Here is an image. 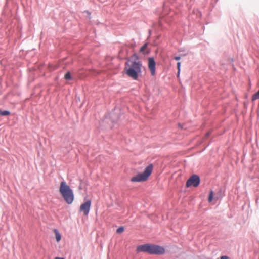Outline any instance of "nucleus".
Listing matches in <instances>:
<instances>
[{
  "mask_svg": "<svg viewBox=\"0 0 259 259\" xmlns=\"http://www.w3.org/2000/svg\"><path fill=\"white\" fill-rule=\"evenodd\" d=\"M210 134H211V132H208L206 133V134H205V138H207L208 137H209Z\"/></svg>",
  "mask_w": 259,
  "mask_h": 259,
  "instance_id": "nucleus-22",
  "label": "nucleus"
},
{
  "mask_svg": "<svg viewBox=\"0 0 259 259\" xmlns=\"http://www.w3.org/2000/svg\"><path fill=\"white\" fill-rule=\"evenodd\" d=\"M169 10V9L168 5L167 3H164L163 4V10H162L163 15H166L168 14Z\"/></svg>",
  "mask_w": 259,
  "mask_h": 259,
  "instance_id": "nucleus-11",
  "label": "nucleus"
},
{
  "mask_svg": "<svg viewBox=\"0 0 259 259\" xmlns=\"http://www.w3.org/2000/svg\"><path fill=\"white\" fill-rule=\"evenodd\" d=\"M124 230V227L122 226L119 227L116 230V233L117 234L122 233Z\"/></svg>",
  "mask_w": 259,
  "mask_h": 259,
  "instance_id": "nucleus-17",
  "label": "nucleus"
},
{
  "mask_svg": "<svg viewBox=\"0 0 259 259\" xmlns=\"http://www.w3.org/2000/svg\"><path fill=\"white\" fill-rule=\"evenodd\" d=\"M55 259H65L63 257H56Z\"/></svg>",
  "mask_w": 259,
  "mask_h": 259,
  "instance_id": "nucleus-25",
  "label": "nucleus"
},
{
  "mask_svg": "<svg viewBox=\"0 0 259 259\" xmlns=\"http://www.w3.org/2000/svg\"><path fill=\"white\" fill-rule=\"evenodd\" d=\"M54 232L55 235L56 240L57 242H59V241H60V240L61 239V235L60 233L58 230L57 229H55L54 230Z\"/></svg>",
  "mask_w": 259,
  "mask_h": 259,
  "instance_id": "nucleus-12",
  "label": "nucleus"
},
{
  "mask_svg": "<svg viewBox=\"0 0 259 259\" xmlns=\"http://www.w3.org/2000/svg\"><path fill=\"white\" fill-rule=\"evenodd\" d=\"M207 259H212L211 258L208 257Z\"/></svg>",
  "mask_w": 259,
  "mask_h": 259,
  "instance_id": "nucleus-26",
  "label": "nucleus"
},
{
  "mask_svg": "<svg viewBox=\"0 0 259 259\" xmlns=\"http://www.w3.org/2000/svg\"><path fill=\"white\" fill-rule=\"evenodd\" d=\"M127 61H129V63H132L133 61H136V62H142L141 61L139 60V57L137 54V53H135L129 58H127Z\"/></svg>",
  "mask_w": 259,
  "mask_h": 259,
  "instance_id": "nucleus-10",
  "label": "nucleus"
},
{
  "mask_svg": "<svg viewBox=\"0 0 259 259\" xmlns=\"http://www.w3.org/2000/svg\"><path fill=\"white\" fill-rule=\"evenodd\" d=\"M213 197H214L213 191L212 190H211L209 193L208 201L209 202H211L213 199Z\"/></svg>",
  "mask_w": 259,
  "mask_h": 259,
  "instance_id": "nucleus-15",
  "label": "nucleus"
},
{
  "mask_svg": "<svg viewBox=\"0 0 259 259\" xmlns=\"http://www.w3.org/2000/svg\"><path fill=\"white\" fill-rule=\"evenodd\" d=\"M180 59H181V56H177L174 58V59H175L176 61H179L180 60Z\"/></svg>",
  "mask_w": 259,
  "mask_h": 259,
  "instance_id": "nucleus-21",
  "label": "nucleus"
},
{
  "mask_svg": "<svg viewBox=\"0 0 259 259\" xmlns=\"http://www.w3.org/2000/svg\"><path fill=\"white\" fill-rule=\"evenodd\" d=\"M84 13H87L88 14V16L87 17H88L89 19H91V13L88 11V10H85L84 12H83Z\"/></svg>",
  "mask_w": 259,
  "mask_h": 259,
  "instance_id": "nucleus-18",
  "label": "nucleus"
},
{
  "mask_svg": "<svg viewBox=\"0 0 259 259\" xmlns=\"http://www.w3.org/2000/svg\"><path fill=\"white\" fill-rule=\"evenodd\" d=\"M136 251L138 253L144 252L155 255H162L165 253V248L164 246L153 243H145L138 245Z\"/></svg>",
  "mask_w": 259,
  "mask_h": 259,
  "instance_id": "nucleus-1",
  "label": "nucleus"
},
{
  "mask_svg": "<svg viewBox=\"0 0 259 259\" xmlns=\"http://www.w3.org/2000/svg\"><path fill=\"white\" fill-rule=\"evenodd\" d=\"M148 33H149V36H148V37H150L151 35V30H149Z\"/></svg>",
  "mask_w": 259,
  "mask_h": 259,
  "instance_id": "nucleus-23",
  "label": "nucleus"
},
{
  "mask_svg": "<svg viewBox=\"0 0 259 259\" xmlns=\"http://www.w3.org/2000/svg\"><path fill=\"white\" fill-rule=\"evenodd\" d=\"M91 206V200H87L82 203L80 206L79 211L83 212L84 215L89 214Z\"/></svg>",
  "mask_w": 259,
  "mask_h": 259,
  "instance_id": "nucleus-8",
  "label": "nucleus"
},
{
  "mask_svg": "<svg viewBox=\"0 0 259 259\" xmlns=\"http://www.w3.org/2000/svg\"><path fill=\"white\" fill-rule=\"evenodd\" d=\"M259 99V89L258 91L254 94L252 96V100L253 101Z\"/></svg>",
  "mask_w": 259,
  "mask_h": 259,
  "instance_id": "nucleus-16",
  "label": "nucleus"
},
{
  "mask_svg": "<svg viewBox=\"0 0 259 259\" xmlns=\"http://www.w3.org/2000/svg\"><path fill=\"white\" fill-rule=\"evenodd\" d=\"M181 62H178L177 63V69L179 70V71H181Z\"/></svg>",
  "mask_w": 259,
  "mask_h": 259,
  "instance_id": "nucleus-19",
  "label": "nucleus"
},
{
  "mask_svg": "<svg viewBox=\"0 0 259 259\" xmlns=\"http://www.w3.org/2000/svg\"><path fill=\"white\" fill-rule=\"evenodd\" d=\"M59 192L66 203L71 204L73 203L74 199L73 190L64 181L60 183Z\"/></svg>",
  "mask_w": 259,
  "mask_h": 259,
  "instance_id": "nucleus-4",
  "label": "nucleus"
},
{
  "mask_svg": "<svg viewBox=\"0 0 259 259\" xmlns=\"http://www.w3.org/2000/svg\"><path fill=\"white\" fill-rule=\"evenodd\" d=\"M11 114V112L9 110H2L0 109V115L2 116H7Z\"/></svg>",
  "mask_w": 259,
  "mask_h": 259,
  "instance_id": "nucleus-14",
  "label": "nucleus"
},
{
  "mask_svg": "<svg viewBox=\"0 0 259 259\" xmlns=\"http://www.w3.org/2000/svg\"><path fill=\"white\" fill-rule=\"evenodd\" d=\"M142 62L133 61L130 63L129 61H126L124 71L128 76L136 80L142 73Z\"/></svg>",
  "mask_w": 259,
  "mask_h": 259,
  "instance_id": "nucleus-2",
  "label": "nucleus"
},
{
  "mask_svg": "<svg viewBox=\"0 0 259 259\" xmlns=\"http://www.w3.org/2000/svg\"><path fill=\"white\" fill-rule=\"evenodd\" d=\"M64 78L67 81L73 80V77L70 71H68L65 73Z\"/></svg>",
  "mask_w": 259,
  "mask_h": 259,
  "instance_id": "nucleus-13",
  "label": "nucleus"
},
{
  "mask_svg": "<svg viewBox=\"0 0 259 259\" xmlns=\"http://www.w3.org/2000/svg\"><path fill=\"white\" fill-rule=\"evenodd\" d=\"M180 74V71H179V70H178L177 74V76L178 77H179Z\"/></svg>",
  "mask_w": 259,
  "mask_h": 259,
  "instance_id": "nucleus-24",
  "label": "nucleus"
},
{
  "mask_svg": "<svg viewBox=\"0 0 259 259\" xmlns=\"http://www.w3.org/2000/svg\"><path fill=\"white\" fill-rule=\"evenodd\" d=\"M148 44V42H145L140 49V52L144 55H148L150 52V50L147 49Z\"/></svg>",
  "mask_w": 259,
  "mask_h": 259,
  "instance_id": "nucleus-9",
  "label": "nucleus"
},
{
  "mask_svg": "<svg viewBox=\"0 0 259 259\" xmlns=\"http://www.w3.org/2000/svg\"><path fill=\"white\" fill-rule=\"evenodd\" d=\"M156 63L154 57H150L148 59V67L150 71L151 75L154 76L156 73Z\"/></svg>",
  "mask_w": 259,
  "mask_h": 259,
  "instance_id": "nucleus-7",
  "label": "nucleus"
},
{
  "mask_svg": "<svg viewBox=\"0 0 259 259\" xmlns=\"http://www.w3.org/2000/svg\"><path fill=\"white\" fill-rule=\"evenodd\" d=\"M153 169V164H149L145 168L143 172H139L135 176L133 177L131 179V181L132 182H143L147 181L152 174Z\"/></svg>",
  "mask_w": 259,
  "mask_h": 259,
  "instance_id": "nucleus-5",
  "label": "nucleus"
},
{
  "mask_svg": "<svg viewBox=\"0 0 259 259\" xmlns=\"http://www.w3.org/2000/svg\"><path fill=\"white\" fill-rule=\"evenodd\" d=\"M120 111L119 109L115 108L110 113L105 115L104 118L102 121L103 124L107 123L108 125L106 127L112 128L114 127H117L118 126V120L120 118Z\"/></svg>",
  "mask_w": 259,
  "mask_h": 259,
  "instance_id": "nucleus-3",
  "label": "nucleus"
},
{
  "mask_svg": "<svg viewBox=\"0 0 259 259\" xmlns=\"http://www.w3.org/2000/svg\"><path fill=\"white\" fill-rule=\"evenodd\" d=\"M200 184V177L196 174L192 175L190 178L187 180L186 187L187 188L193 186L194 187H197Z\"/></svg>",
  "mask_w": 259,
  "mask_h": 259,
  "instance_id": "nucleus-6",
  "label": "nucleus"
},
{
  "mask_svg": "<svg viewBox=\"0 0 259 259\" xmlns=\"http://www.w3.org/2000/svg\"><path fill=\"white\" fill-rule=\"evenodd\" d=\"M220 259H230V257L227 255H223L220 257Z\"/></svg>",
  "mask_w": 259,
  "mask_h": 259,
  "instance_id": "nucleus-20",
  "label": "nucleus"
}]
</instances>
